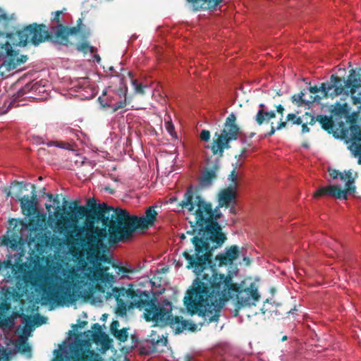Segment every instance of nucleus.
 Segmentation results:
<instances>
[{"mask_svg":"<svg viewBox=\"0 0 361 361\" xmlns=\"http://www.w3.org/2000/svg\"><path fill=\"white\" fill-rule=\"evenodd\" d=\"M117 302V314L121 316V317H123L126 314V312L132 308L130 307V303L129 305H128L126 302L122 301V300H120V301H116Z\"/></svg>","mask_w":361,"mask_h":361,"instance_id":"obj_37","label":"nucleus"},{"mask_svg":"<svg viewBox=\"0 0 361 361\" xmlns=\"http://www.w3.org/2000/svg\"><path fill=\"white\" fill-rule=\"evenodd\" d=\"M156 334L154 331H152L150 336V338L145 341V343H150L151 346H153L157 350V347L159 345H166L168 343L167 337H164V336H161V338H159V336H157V338H155Z\"/></svg>","mask_w":361,"mask_h":361,"instance_id":"obj_29","label":"nucleus"},{"mask_svg":"<svg viewBox=\"0 0 361 361\" xmlns=\"http://www.w3.org/2000/svg\"><path fill=\"white\" fill-rule=\"evenodd\" d=\"M39 204H20L23 212L27 211V215H30V218L32 219L39 214Z\"/></svg>","mask_w":361,"mask_h":361,"instance_id":"obj_30","label":"nucleus"},{"mask_svg":"<svg viewBox=\"0 0 361 361\" xmlns=\"http://www.w3.org/2000/svg\"><path fill=\"white\" fill-rule=\"evenodd\" d=\"M82 164L83 165L85 166H91L92 168H93L94 166H95V163L94 161H89V160H87L85 159V161H82Z\"/></svg>","mask_w":361,"mask_h":361,"instance_id":"obj_55","label":"nucleus"},{"mask_svg":"<svg viewBox=\"0 0 361 361\" xmlns=\"http://www.w3.org/2000/svg\"><path fill=\"white\" fill-rule=\"evenodd\" d=\"M98 101L103 107L111 108L113 111L123 108L126 105V99H123L120 93L110 89H106L99 97Z\"/></svg>","mask_w":361,"mask_h":361,"instance_id":"obj_19","label":"nucleus"},{"mask_svg":"<svg viewBox=\"0 0 361 361\" xmlns=\"http://www.w3.org/2000/svg\"><path fill=\"white\" fill-rule=\"evenodd\" d=\"M240 250L239 247L236 245L231 246L221 253H219L215 257V264L219 266L226 265L231 264L233 260L239 257Z\"/></svg>","mask_w":361,"mask_h":361,"instance_id":"obj_23","label":"nucleus"},{"mask_svg":"<svg viewBox=\"0 0 361 361\" xmlns=\"http://www.w3.org/2000/svg\"><path fill=\"white\" fill-rule=\"evenodd\" d=\"M13 354V351L11 350H8L6 348H5L0 343V356L1 359L8 360V357Z\"/></svg>","mask_w":361,"mask_h":361,"instance_id":"obj_44","label":"nucleus"},{"mask_svg":"<svg viewBox=\"0 0 361 361\" xmlns=\"http://www.w3.org/2000/svg\"><path fill=\"white\" fill-rule=\"evenodd\" d=\"M193 359V356L190 354H187L184 357L185 361H191Z\"/></svg>","mask_w":361,"mask_h":361,"instance_id":"obj_58","label":"nucleus"},{"mask_svg":"<svg viewBox=\"0 0 361 361\" xmlns=\"http://www.w3.org/2000/svg\"><path fill=\"white\" fill-rule=\"evenodd\" d=\"M236 116L232 113L226 119L224 128L214 134L212 145L210 147L214 154L222 157L225 149L231 147L230 142L236 140L239 135V128L235 124Z\"/></svg>","mask_w":361,"mask_h":361,"instance_id":"obj_12","label":"nucleus"},{"mask_svg":"<svg viewBox=\"0 0 361 361\" xmlns=\"http://www.w3.org/2000/svg\"><path fill=\"white\" fill-rule=\"evenodd\" d=\"M219 159H207L206 166L200 180V184L202 187H208L212 185V180L216 178V174L219 169Z\"/></svg>","mask_w":361,"mask_h":361,"instance_id":"obj_20","label":"nucleus"},{"mask_svg":"<svg viewBox=\"0 0 361 361\" xmlns=\"http://www.w3.org/2000/svg\"><path fill=\"white\" fill-rule=\"evenodd\" d=\"M154 348L145 342L142 343L139 346V353L141 355H149L154 353Z\"/></svg>","mask_w":361,"mask_h":361,"instance_id":"obj_38","label":"nucleus"},{"mask_svg":"<svg viewBox=\"0 0 361 361\" xmlns=\"http://www.w3.org/2000/svg\"><path fill=\"white\" fill-rule=\"evenodd\" d=\"M86 203L90 204V203H97V201L94 198H90L87 200Z\"/></svg>","mask_w":361,"mask_h":361,"instance_id":"obj_64","label":"nucleus"},{"mask_svg":"<svg viewBox=\"0 0 361 361\" xmlns=\"http://www.w3.org/2000/svg\"><path fill=\"white\" fill-rule=\"evenodd\" d=\"M19 317L21 318L22 323L24 325L23 333L27 334L32 330V326L35 324V321H33L31 317L24 314H21Z\"/></svg>","mask_w":361,"mask_h":361,"instance_id":"obj_31","label":"nucleus"},{"mask_svg":"<svg viewBox=\"0 0 361 361\" xmlns=\"http://www.w3.org/2000/svg\"><path fill=\"white\" fill-rule=\"evenodd\" d=\"M168 118L169 120H166V118H165V128L171 137H177V135L175 131V128L171 121V117L168 116Z\"/></svg>","mask_w":361,"mask_h":361,"instance_id":"obj_40","label":"nucleus"},{"mask_svg":"<svg viewBox=\"0 0 361 361\" xmlns=\"http://www.w3.org/2000/svg\"><path fill=\"white\" fill-rule=\"evenodd\" d=\"M61 11H57L54 13V17L52 18V21L56 23V24H61L60 23V16L61 14Z\"/></svg>","mask_w":361,"mask_h":361,"instance_id":"obj_53","label":"nucleus"},{"mask_svg":"<svg viewBox=\"0 0 361 361\" xmlns=\"http://www.w3.org/2000/svg\"><path fill=\"white\" fill-rule=\"evenodd\" d=\"M334 82L331 81V78H330V81L327 83H322L319 86L315 85L314 87H310L307 90L311 93H317L319 91H322V93L328 97H336L337 95H331L330 92H334V87H333Z\"/></svg>","mask_w":361,"mask_h":361,"instance_id":"obj_27","label":"nucleus"},{"mask_svg":"<svg viewBox=\"0 0 361 361\" xmlns=\"http://www.w3.org/2000/svg\"><path fill=\"white\" fill-rule=\"evenodd\" d=\"M157 206L152 204L147 207L142 216L130 215L122 209L114 210L110 207L109 220L113 224V239L122 241L133 236L136 230L153 226L158 216V212L154 209Z\"/></svg>","mask_w":361,"mask_h":361,"instance_id":"obj_4","label":"nucleus"},{"mask_svg":"<svg viewBox=\"0 0 361 361\" xmlns=\"http://www.w3.org/2000/svg\"><path fill=\"white\" fill-rule=\"evenodd\" d=\"M182 209H187L186 219L190 225L187 234L194 235L190 242L194 247L195 253L190 255L185 251L183 257L188 261L186 268L195 267V271L202 270L208 264L212 252L221 247L227 239L222 232L218 220L223 216L220 207L230 204H180Z\"/></svg>","mask_w":361,"mask_h":361,"instance_id":"obj_2","label":"nucleus"},{"mask_svg":"<svg viewBox=\"0 0 361 361\" xmlns=\"http://www.w3.org/2000/svg\"><path fill=\"white\" fill-rule=\"evenodd\" d=\"M83 352L82 340L79 336H75L71 342L65 340L58 349L54 350L56 356L59 357L57 361H70L72 358H75L73 361H91L80 357Z\"/></svg>","mask_w":361,"mask_h":361,"instance_id":"obj_15","label":"nucleus"},{"mask_svg":"<svg viewBox=\"0 0 361 361\" xmlns=\"http://www.w3.org/2000/svg\"><path fill=\"white\" fill-rule=\"evenodd\" d=\"M99 190L101 192H106L108 194L114 193V190L108 185H101L99 186Z\"/></svg>","mask_w":361,"mask_h":361,"instance_id":"obj_48","label":"nucleus"},{"mask_svg":"<svg viewBox=\"0 0 361 361\" xmlns=\"http://www.w3.org/2000/svg\"><path fill=\"white\" fill-rule=\"evenodd\" d=\"M342 139L352 155L357 159V163L361 164V128L352 124L348 128H343Z\"/></svg>","mask_w":361,"mask_h":361,"instance_id":"obj_16","label":"nucleus"},{"mask_svg":"<svg viewBox=\"0 0 361 361\" xmlns=\"http://www.w3.org/2000/svg\"><path fill=\"white\" fill-rule=\"evenodd\" d=\"M207 262L202 270L196 271L195 267L190 268L197 277L183 301L188 312L197 313L209 324L219 320L221 310L229 300L235 283H233L231 271L227 275L218 273L212 257Z\"/></svg>","mask_w":361,"mask_h":361,"instance_id":"obj_1","label":"nucleus"},{"mask_svg":"<svg viewBox=\"0 0 361 361\" xmlns=\"http://www.w3.org/2000/svg\"><path fill=\"white\" fill-rule=\"evenodd\" d=\"M93 331H87L84 333L85 338L89 341L92 338L96 343H101L106 349L111 346L109 341L108 335L102 331L101 326L98 323H95L92 326Z\"/></svg>","mask_w":361,"mask_h":361,"instance_id":"obj_22","label":"nucleus"},{"mask_svg":"<svg viewBox=\"0 0 361 361\" xmlns=\"http://www.w3.org/2000/svg\"><path fill=\"white\" fill-rule=\"evenodd\" d=\"M93 59L94 61H96L97 63H99L101 61V58L98 54H94Z\"/></svg>","mask_w":361,"mask_h":361,"instance_id":"obj_61","label":"nucleus"},{"mask_svg":"<svg viewBox=\"0 0 361 361\" xmlns=\"http://www.w3.org/2000/svg\"><path fill=\"white\" fill-rule=\"evenodd\" d=\"M331 81L334 82V92H330L331 95H340L342 94H351V98L354 104H361V79L359 74L353 69L349 71L348 80H343L334 75H331ZM361 111V105L358 107L357 112Z\"/></svg>","mask_w":361,"mask_h":361,"instance_id":"obj_10","label":"nucleus"},{"mask_svg":"<svg viewBox=\"0 0 361 361\" xmlns=\"http://www.w3.org/2000/svg\"><path fill=\"white\" fill-rule=\"evenodd\" d=\"M34 229L33 226L29 228L26 222L10 219L9 227L6 235L0 237V245L13 251L18 250L19 245L35 242V236L31 235Z\"/></svg>","mask_w":361,"mask_h":361,"instance_id":"obj_8","label":"nucleus"},{"mask_svg":"<svg viewBox=\"0 0 361 361\" xmlns=\"http://www.w3.org/2000/svg\"><path fill=\"white\" fill-rule=\"evenodd\" d=\"M234 286L229 299L235 300V306L238 309L256 305L260 295L255 283H250V286H247L245 282L242 281L239 283H235Z\"/></svg>","mask_w":361,"mask_h":361,"instance_id":"obj_14","label":"nucleus"},{"mask_svg":"<svg viewBox=\"0 0 361 361\" xmlns=\"http://www.w3.org/2000/svg\"><path fill=\"white\" fill-rule=\"evenodd\" d=\"M67 131L71 134H75L77 135L78 130L73 128H68Z\"/></svg>","mask_w":361,"mask_h":361,"instance_id":"obj_63","label":"nucleus"},{"mask_svg":"<svg viewBox=\"0 0 361 361\" xmlns=\"http://www.w3.org/2000/svg\"><path fill=\"white\" fill-rule=\"evenodd\" d=\"M43 88L44 86H41L38 82L27 83L24 87L18 90V91L12 95L11 104L14 106L16 102L20 99L32 97L33 96L28 95L31 92H44V90H43Z\"/></svg>","mask_w":361,"mask_h":361,"instance_id":"obj_21","label":"nucleus"},{"mask_svg":"<svg viewBox=\"0 0 361 361\" xmlns=\"http://www.w3.org/2000/svg\"><path fill=\"white\" fill-rule=\"evenodd\" d=\"M195 11L213 10L223 0H186Z\"/></svg>","mask_w":361,"mask_h":361,"instance_id":"obj_24","label":"nucleus"},{"mask_svg":"<svg viewBox=\"0 0 361 361\" xmlns=\"http://www.w3.org/2000/svg\"><path fill=\"white\" fill-rule=\"evenodd\" d=\"M44 205L48 210H50L51 208L52 209H60L61 207H62L63 209H66V208L78 209V208H80V206H81V204H44Z\"/></svg>","mask_w":361,"mask_h":361,"instance_id":"obj_41","label":"nucleus"},{"mask_svg":"<svg viewBox=\"0 0 361 361\" xmlns=\"http://www.w3.org/2000/svg\"><path fill=\"white\" fill-rule=\"evenodd\" d=\"M276 110L279 113L283 114V111H284V108L282 105L279 104L276 106Z\"/></svg>","mask_w":361,"mask_h":361,"instance_id":"obj_59","label":"nucleus"},{"mask_svg":"<svg viewBox=\"0 0 361 361\" xmlns=\"http://www.w3.org/2000/svg\"><path fill=\"white\" fill-rule=\"evenodd\" d=\"M185 199L181 203H206L204 198L197 188L190 186L184 195Z\"/></svg>","mask_w":361,"mask_h":361,"instance_id":"obj_25","label":"nucleus"},{"mask_svg":"<svg viewBox=\"0 0 361 361\" xmlns=\"http://www.w3.org/2000/svg\"><path fill=\"white\" fill-rule=\"evenodd\" d=\"M119 326V322L117 320L113 321L110 326V331L112 334H115V333L118 331V327Z\"/></svg>","mask_w":361,"mask_h":361,"instance_id":"obj_49","label":"nucleus"},{"mask_svg":"<svg viewBox=\"0 0 361 361\" xmlns=\"http://www.w3.org/2000/svg\"><path fill=\"white\" fill-rule=\"evenodd\" d=\"M317 121H318L322 127L326 130H329L332 128L333 121L331 117H329L325 115H318L316 118Z\"/></svg>","mask_w":361,"mask_h":361,"instance_id":"obj_32","label":"nucleus"},{"mask_svg":"<svg viewBox=\"0 0 361 361\" xmlns=\"http://www.w3.org/2000/svg\"><path fill=\"white\" fill-rule=\"evenodd\" d=\"M80 23L77 27H73L71 30H67L62 24H58L55 26H51L48 28V37L47 39H50L53 42L59 44L68 46L69 41L68 37L69 35L76 34V32L81 30V20H79Z\"/></svg>","mask_w":361,"mask_h":361,"instance_id":"obj_18","label":"nucleus"},{"mask_svg":"<svg viewBox=\"0 0 361 361\" xmlns=\"http://www.w3.org/2000/svg\"><path fill=\"white\" fill-rule=\"evenodd\" d=\"M200 138L202 140L207 142L210 139V133L207 130H202L200 133Z\"/></svg>","mask_w":361,"mask_h":361,"instance_id":"obj_47","label":"nucleus"},{"mask_svg":"<svg viewBox=\"0 0 361 361\" xmlns=\"http://www.w3.org/2000/svg\"><path fill=\"white\" fill-rule=\"evenodd\" d=\"M2 192L7 197H11V202L18 203H39L42 201L49 203H79L75 200L70 201L63 193L52 195L46 192L44 187L37 193L35 185L27 182L13 181Z\"/></svg>","mask_w":361,"mask_h":361,"instance_id":"obj_7","label":"nucleus"},{"mask_svg":"<svg viewBox=\"0 0 361 361\" xmlns=\"http://www.w3.org/2000/svg\"><path fill=\"white\" fill-rule=\"evenodd\" d=\"M296 312H298V309L296 308V306L291 308L289 311L287 312L288 314H294Z\"/></svg>","mask_w":361,"mask_h":361,"instance_id":"obj_57","label":"nucleus"},{"mask_svg":"<svg viewBox=\"0 0 361 361\" xmlns=\"http://www.w3.org/2000/svg\"><path fill=\"white\" fill-rule=\"evenodd\" d=\"M328 172H329V174L330 177L332 179L338 178V175L341 173L338 171H337L336 169H329Z\"/></svg>","mask_w":361,"mask_h":361,"instance_id":"obj_50","label":"nucleus"},{"mask_svg":"<svg viewBox=\"0 0 361 361\" xmlns=\"http://www.w3.org/2000/svg\"><path fill=\"white\" fill-rule=\"evenodd\" d=\"M334 111L336 114L345 116L350 113V109L346 103L343 104H337Z\"/></svg>","mask_w":361,"mask_h":361,"instance_id":"obj_36","label":"nucleus"},{"mask_svg":"<svg viewBox=\"0 0 361 361\" xmlns=\"http://www.w3.org/2000/svg\"><path fill=\"white\" fill-rule=\"evenodd\" d=\"M128 75L130 78L131 84L135 92L138 94H142L144 92V89L147 88L148 86L147 85H144L142 83H139L136 79H134L132 72H128Z\"/></svg>","mask_w":361,"mask_h":361,"instance_id":"obj_34","label":"nucleus"},{"mask_svg":"<svg viewBox=\"0 0 361 361\" xmlns=\"http://www.w3.org/2000/svg\"><path fill=\"white\" fill-rule=\"evenodd\" d=\"M275 116L276 114L274 111L258 110L255 120L258 125H262L264 122L269 121Z\"/></svg>","mask_w":361,"mask_h":361,"instance_id":"obj_28","label":"nucleus"},{"mask_svg":"<svg viewBox=\"0 0 361 361\" xmlns=\"http://www.w3.org/2000/svg\"><path fill=\"white\" fill-rule=\"evenodd\" d=\"M286 126V122L283 121L282 118H281L280 119V122L279 123L278 126L276 127H274V126H271V130L269 133H265L264 135V137H267L271 136L272 135H274V133H275L276 130H281L283 128H284Z\"/></svg>","mask_w":361,"mask_h":361,"instance_id":"obj_43","label":"nucleus"},{"mask_svg":"<svg viewBox=\"0 0 361 361\" xmlns=\"http://www.w3.org/2000/svg\"><path fill=\"white\" fill-rule=\"evenodd\" d=\"M305 92H306L305 90H304V91L300 92L298 94L293 95V100L296 102L297 103H298L300 105H301L302 104H309L310 103L314 102L316 99L315 97L312 98V97H311V99L310 100L305 99L304 98Z\"/></svg>","mask_w":361,"mask_h":361,"instance_id":"obj_35","label":"nucleus"},{"mask_svg":"<svg viewBox=\"0 0 361 361\" xmlns=\"http://www.w3.org/2000/svg\"><path fill=\"white\" fill-rule=\"evenodd\" d=\"M128 329L123 328L121 330H118L115 334H113L118 340L121 342H125L128 338Z\"/></svg>","mask_w":361,"mask_h":361,"instance_id":"obj_42","label":"nucleus"},{"mask_svg":"<svg viewBox=\"0 0 361 361\" xmlns=\"http://www.w3.org/2000/svg\"><path fill=\"white\" fill-rule=\"evenodd\" d=\"M47 145L49 147H52V146H55L56 147H59V148H62V149H66V144L65 143H63V142H49L47 143Z\"/></svg>","mask_w":361,"mask_h":361,"instance_id":"obj_51","label":"nucleus"},{"mask_svg":"<svg viewBox=\"0 0 361 361\" xmlns=\"http://www.w3.org/2000/svg\"><path fill=\"white\" fill-rule=\"evenodd\" d=\"M287 121H290L293 124H301L302 123V120L300 117L297 116L295 114H289L286 118Z\"/></svg>","mask_w":361,"mask_h":361,"instance_id":"obj_45","label":"nucleus"},{"mask_svg":"<svg viewBox=\"0 0 361 361\" xmlns=\"http://www.w3.org/2000/svg\"><path fill=\"white\" fill-rule=\"evenodd\" d=\"M310 131L309 128L307 127V124L303 123L302 126V133H308Z\"/></svg>","mask_w":361,"mask_h":361,"instance_id":"obj_56","label":"nucleus"},{"mask_svg":"<svg viewBox=\"0 0 361 361\" xmlns=\"http://www.w3.org/2000/svg\"><path fill=\"white\" fill-rule=\"evenodd\" d=\"M76 49L78 51H81L83 53H87V52L94 53V51L96 50V49L94 47L90 46L87 42H82V43L77 45Z\"/></svg>","mask_w":361,"mask_h":361,"instance_id":"obj_39","label":"nucleus"},{"mask_svg":"<svg viewBox=\"0 0 361 361\" xmlns=\"http://www.w3.org/2000/svg\"><path fill=\"white\" fill-rule=\"evenodd\" d=\"M90 208H98L99 210L93 217V220L87 224V233L82 240L86 252V260L81 261L82 266L89 264L94 269H102V263H109L110 261L105 252L106 243H117L113 239V224L109 220L110 207L109 204H85Z\"/></svg>","mask_w":361,"mask_h":361,"instance_id":"obj_3","label":"nucleus"},{"mask_svg":"<svg viewBox=\"0 0 361 361\" xmlns=\"http://www.w3.org/2000/svg\"><path fill=\"white\" fill-rule=\"evenodd\" d=\"M228 179L233 182L232 184L237 185V173L235 171V169H234L231 171V174L229 175Z\"/></svg>","mask_w":361,"mask_h":361,"instance_id":"obj_52","label":"nucleus"},{"mask_svg":"<svg viewBox=\"0 0 361 361\" xmlns=\"http://www.w3.org/2000/svg\"><path fill=\"white\" fill-rule=\"evenodd\" d=\"M13 16H8L5 11L0 8V37H6L7 40L3 43L0 42V76L7 78L13 75L11 71L16 70V72L21 71L19 68L25 63L27 57L25 55L19 56L18 53L13 50L12 40L14 35L11 31L13 25Z\"/></svg>","mask_w":361,"mask_h":361,"instance_id":"obj_5","label":"nucleus"},{"mask_svg":"<svg viewBox=\"0 0 361 361\" xmlns=\"http://www.w3.org/2000/svg\"><path fill=\"white\" fill-rule=\"evenodd\" d=\"M259 110L268 111L264 104H260L259 105Z\"/></svg>","mask_w":361,"mask_h":361,"instance_id":"obj_62","label":"nucleus"},{"mask_svg":"<svg viewBox=\"0 0 361 361\" xmlns=\"http://www.w3.org/2000/svg\"><path fill=\"white\" fill-rule=\"evenodd\" d=\"M47 37L48 27L46 25L32 24L15 33L12 45L25 46L31 43L37 46L47 40Z\"/></svg>","mask_w":361,"mask_h":361,"instance_id":"obj_13","label":"nucleus"},{"mask_svg":"<svg viewBox=\"0 0 361 361\" xmlns=\"http://www.w3.org/2000/svg\"><path fill=\"white\" fill-rule=\"evenodd\" d=\"M71 288L69 286H53L42 289V305H59L61 302L71 299Z\"/></svg>","mask_w":361,"mask_h":361,"instance_id":"obj_17","label":"nucleus"},{"mask_svg":"<svg viewBox=\"0 0 361 361\" xmlns=\"http://www.w3.org/2000/svg\"><path fill=\"white\" fill-rule=\"evenodd\" d=\"M110 295H114L116 301L122 300L120 298L127 296L130 299V307H136L140 310H144V312L149 311L157 302L155 293L152 289L144 290L140 288L133 289L125 288L114 287L111 289Z\"/></svg>","mask_w":361,"mask_h":361,"instance_id":"obj_9","label":"nucleus"},{"mask_svg":"<svg viewBox=\"0 0 361 361\" xmlns=\"http://www.w3.org/2000/svg\"><path fill=\"white\" fill-rule=\"evenodd\" d=\"M350 174L348 172L340 173L338 175V178L345 184L344 189L337 184L322 186L314 192V197L317 200L331 197L340 200H348L349 196L353 195L355 192V186Z\"/></svg>","mask_w":361,"mask_h":361,"instance_id":"obj_11","label":"nucleus"},{"mask_svg":"<svg viewBox=\"0 0 361 361\" xmlns=\"http://www.w3.org/2000/svg\"><path fill=\"white\" fill-rule=\"evenodd\" d=\"M236 184H231L219 194V203H231L237 196Z\"/></svg>","mask_w":361,"mask_h":361,"instance_id":"obj_26","label":"nucleus"},{"mask_svg":"<svg viewBox=\"0 0 361 361\" xmlns=\"http://www.w3.org/2000/svg\"><path fill=\"white\" fill-rule=\"evenodd\" d=\"M15 326V320L11 317L4 319H0V329L3 331L11 330Z\"/></svg>","mask_w":361,"mask_h":361,"instance_id":"obj_33","label":"nucleus"},{"mask_svg":"<svg viewBox=\"0 0 361 361\" xmlns=\"http://www.w3.org/2000/svg\"><path fill=\"white\" fill-rule=\"evenodd\" d=\"M177 201L176 197H172L169 199V201H165L164 203H173V202Z\"/></svg>","mask_w":361,"mask_h":361,"instance_id":"obj_60","label":"nucleus"},{"mask_svg":"<svg viewBox=\"0 0 361 361\" xmlns=\"http://www.w3.org/2000/svg\"><path fill=\"white\" fill-rule=\"evenodd\" d=\"M47 318L39 315V314H37L35 317V319L33 321H35V324L36 325H42L44 323H46Z\"/></svg>","mask_w":361,"mask_h":361,"instance_id":"obj_46","label":"nucleus"},{"mask_svg":"<svg viewBox=\"0 0 361 361\" xmlns=\"http://www.w3.org/2000/svg\"><path fill=\"white\" fill-rule=\"evenodd\" d=\"M143 317L147 322H152L161 327L170 326L175 335L186 331L195 332L197 329V325L192 322L183 319L182 317L173 316L172 303L167 299L159 302L157 298V302L149 311L144 312Z\"/></svg>","mask_w":361,"mask_h":361,"instance_id":"obj_6","label":"nucleus"},{"mask_svg":"<svg viewBox=\"0 0 361 361\" xmlns=\"http://www.w3.org/2000/svg\"><path fill=\"white\" fill-rule=\"evenodd\" d=\"M138 342V338L136 336H132V345L131 348H134L137 347Z\"/></svg>","mask_w":361,"mask_h":361,"instance_id":"obj_54","label":"nucleus"}]
</instances>
